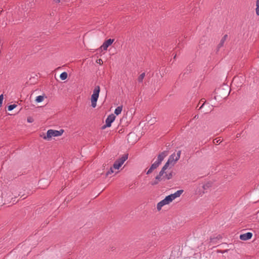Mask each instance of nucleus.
Here are the masks:
<instances>
[{"mask_svg": "<svg viewBox=\"0 0 259 259\" xmlns=\"http://www.w3.org/2000/svg\"><path fill=\"white\" fill-rule=\"evenodd\" d=\"M127 159V155L122 156L120 158L116 160L113 164V167L115 170H118Z\"/></svg>", "mask_w": 259, "mask_h": 259, "instance_id": "nucleus-5", "label": "nucleus"}, {"mask_svg": "<svg viewBox=\"0 0 259 259\" xmlns=\"http://www.w3.org/2000/svg\"><path fill=\"white\" fill-rule=\"evenodd\" d=\"M145 76V73L143 72L141 73L138 77V81L139 82L141 83L143 82V80Z\"/></svg>", "mask_w": 259, "mask_h": 259, "instance_id": "nucleus-12", "label": "nucleus"}, {"mask_svg": "<svg viewBox=\"0 0 259 259\" xmlns=\"http://www.w3.org/2000/svg\"><path fill=\"white\" fill-rule=\"evenodd\" d=\"M252 236V234L251 233L247 232L246 233L241 234L240 235V239L242 240L245 241L251 239Z\"/></svg>", "mask_w": 259, "mask_h": 259, "instance_id": "nucleus-10", "label": "nucleus"}, {"mask_svg": "<svg viewBox=\"0 0 259 259\" xmlns=\"http://www.w3.org/2000/svg\"><path fill=\"white\" fill-rule=\"evenodd\" d=\"M181 154V151L179 150L177 152V153H174L168 158L167 161L166 162L165 165L163 166L162 169L159 172L158 175L156 177V179L158 181L160 180L161 177L163 175L164 171L170 165L173 166L176 162L180 159Z\"/></svg>", "mask_w": 259, "mask_h": 259, "instance_id": "nucleus-1", "label": "nucleus"}, {"mask_svg": "<svg viewBox=\"0 0 259 259\" xmlns=\"http://www.w3.org/2000/svg\"><path fill=\"white\" fill-rule=\"evenodd\" d=\"M14 188H15L14 187H11V188H10V190H11V191L13 190H14Z\"/></svg>", "mask_w": 259, "mask_h": 259, "instance_id": "nucleus-25", "label": "nucleus"}, {"mask_svg": "<svg viewBox=\"0 0 259 259\" xmlns=\"http://www.w3.org/2000/svg\"><path fill=\"white\" fill-rule=\"evenodd\" d=\"M172 172H170L168 174H167L166 172L164 171L163 175L161 177L160 180L158 181V180L155 179V181L152 183V185H156L162 179L169 180V179H171L172 178Z\"/></svg>", "mask_w": 259, "mask_h": 259, "instance_id": "nucleus-6", "label": "nucleus"}, {"mask_svg": "<svg viewBox=\"0 0 259 259\" xmlns=\"http://www.w3.org/2000/svg\"><path fill=\"white\" fill-rule=\"evenodd\" d=\"M3 204H4V202H3L2 193L0 192V205H3Z\"/></svg>", "mask_w": 259, "mask_h": 259, "instance_id": "nucleus-19", "label": "nucleus"}, {"mask_svg": "<svg viewBox=\"0 0 259 259\" xmlns=\"http://www.w3.org/2000/svg\"><path fill=\"white\" fill-rule=\"evenodd\" d=\"M183 192V191L182 190H178L175 193L167 196L164 199L157 203L156 206L157 209L160 211L163 206L169 204L176 198L180 197Z\"/></svg>", "mask_w": 259, "mask_h": 259, "instance_id": "nucleus-2", "label": "nucleus"}, {"mask_svg": "<svg viewBox=\"0 0 259 259\" xmlns=\"http://www.w3.org/2000/svg\"><path fill=\"white\" fill-rule=\"evenodd\" d=\"M96 62L97 63H98L100 65L103 64V61L101 59H98Z\"/></svg>", "mask_w": 259, "mask_h": 259, "instance_id": "nucleus-22", "label": "nucleus"}, {"mask_svg": "<svg viewBox=\"0 0 259 259\" xmlns=\"http://www.w3.org/2000/svg\"><path fill=\"white\" fill-rule=\"evenodd\" d=\"M53 1L55 3H59L60 2V0H53Z\"/></svg>", "mask_w": 259, "mask_h": 259, "instance_id": "nucleus-23", "label": "nucleus"}, {"mask_svg": "<svg viewBox=\"0 0 259 259\" xmlns=\"http://www.w3.org/2000/svg\"><path fill=\"white\" fill-rule=\"evenodd\" d=\"M115 116L113 114L109 115L106 119V124L104 126L103 128L106 127H110L111 123L115 120Z\"/></svg>", "mask_w": 259, "mask_h": 259, "instance_id": "nucleus-8", "label": "nucleus"}, {"mask_svg": "<svg viewBox=\"0 0 259 259\" xmlns=\"http://www.w3.org/2000/svg\"><path fill=\"white\" fill-rule=\"evenodd\" d=\"M64 131L63 130H60L59 131L49 130L46 135H41V137L47 141H50L53 137H56L61 136Z\"/></svg>", "mask_w": 259, "mask_h": 259, "instance_id": "nucleus-3", "label": "nucleus"}, {"mask_svg": "<svg viewBox=\"0 0 259 259\" xmlns=\"http://www.w3.org/2000/svg\"><path fill=\"white\" fill-rule=\"evenodd\" d=\"M226 251H227L226 250H225L224 252H222V253L225 252Z\"/></svg>", "mask_w": 259, "mask_h": 259, "instance_id": "nucleus-26", "label": "nucleus"}, {"mask_svg": "<svg viewBox=\"0 0 259 259\" xmlns=\"http://www.w3.org/2000/svg\"><path fill=\"white\" fill-rule=\"evenodd\" d=\"M255 13L257 16H259V0H256Z\"/></svg>", "mask_w": 259, "mask_h": 259, "instance_id": "nucleus-15", "label": "nucleus"}, {"mask_svg": "<svg viewBox=\"0 0 259 259\" xmlns=\"http://www.w3.org/2000/svg\"><path fill=\"white\" fill-rule=\"evenodd\" d=\"M114 39H109L107 40H106L103 45L100 47L99 48V50H101V51L102 50L106 51L108 49V48L111 45V44L114 42Z\"/></svg>", "mask_w": 259, "mask_h": 259, "instance_id": "nucleus-7", "label": "nucleus"}, {"mask_svg": "<svg viewBox=\"0 0 259 259\" xmlns=\"http://www.w3.org/2000/svg\"><path fill=\"white\" fill-rule=\"evenodd\" d=\"M167 152L166 151H163L161 152L158 155L157 159L154 162V163L159 166L164 158L167 156Z\"/></svg>", "mask_w": 259, "mask_h": 259, "instance_id": "nucleus-9", "label": "nucleus"}, {"mask_svg": "<svg viewBox=\"0 0 259 259\" xmlns=\"http://www.w3.org/2000/svg\"><path fill=\"white\" fill-rule=\"evenodd\" d=\"M17 107V105L15 104L10 105L8 106V109L9 111H11L13 110L14 108H15Z\"/></svg>", "mask_w": 259, "mask_h": 259, "instance_id": "nucleus-18", "label": "nucleus"}, {"mask_svg": "<svg viewBox=\"0 0 259 259\" xmlns=\"http://www.w3.org/2000/svg\"><path fill=\"white\" fill-rule=\"evenodd\" d=\"M67 76L68 74L66 72H62L60 75V79L62 80H65L67 78Z\"/></svg>", "mask_w": 259, "mask_h": 259, "instance_id": "nucleus-14", "label": "nucleus"}, {"mask_svg": "<svg viewBox=\"0 0 259 259\" xmlns=\"http://www.w3.org/2000/svg\"><path fill=\"white\" fill-rule=\"evenodd\" d=\"M221 142V140H220V139L219 140L215 139V140H213V143H215V144H219Z\"/></svg>", "mask_w": 259, "mask_h": 259, "instance_id": "nucleus-21", "label": "nucleus"}, {"mask_svg": "<svg viewBox=\"0 0 259 259\" xmlns=\"http://www.w3.org/2000/svg\"><path fill=\"white\" fill-rule=\"evenodd\" d=\"M114 170L115 169L113 167H111L110 170L106 173V176H108L114 172H115L116 174L118 172L117 171H115Z\"/></svg>", "mask_w": 259, "mask_h": 259, "instance_id": "nucleus-17", "label": "nucleus"}, {"mask_svg": "<svg viewBox=\"0 0 259 259\" xmlns=\"http://www.w3.org/2000/svg\"><path fill=\"white\" fill-rule=\"evenodd\" d=\"M44 99V96H38L36 98L35 101L37 103L42 102Z\"/></svg>", "mask_w": 259, "mask_h": 259, "instance_id": "nucleus-16", "label": "nucleus"}, {"mask_svg": "<svg viewBox=\"0 0 259 259\" xmlns=\"http://www.w3.org/2000/svg\"><path fill=\"white\" fill-rule=\"evenodd\" d=\"M158 166L157 164H155L154 162L152 164L150 168L148 170L147 172V174L149 175L151 174L155 169H156Z\"/></svg>", "mask_w": 259, "mask_h": 259, "instance_id": "nucleus-11", "label": "nucleus"}, {"mask_svg": "<svg viewBox=\"0 0 259 259\" xmlns=\"http://www.w3.org/2000/svg\"><path fill=\"white\" fill-rule=\"evenodd\" d=\"M100 92V86H96L93 90V94L91 97V106L93 108H95L97 106V102L99 96Z\"/></svg>", "mask_w": 259, "mask_h": 259, "instance_id": "nucleus-4", "label": "nucleus"}, {"mask_svg": "<svg viewBox=\"0 0 259 259\" xmlns=\"http://www.w3.org/2000/svg\"><path fill=\"white\" fill-rule=\"evenodd\" d=\"M227 35H225L223 39L222 40V42H224V41L226 39V37H227Z\"/></svg>", "mask_w": 259, "mask_h": 259, "instance_id": "nucleus-24", "label": "nucleus"}, {"mask_svg": "<svg viewBox=\"0 0 259 259\" xmlns=\"http://www.w3.org/2000/svg\"><path fill=\"white\" fill-rule=\"evenodd\" d=\"M122 110V107L118 106L115 109V110L114 111V113L116 115H118L121 113Z\"/></svg>", "mask_w": 259, "mask_h": 259, "instance_id": "nucleus-13", "label": "nucleus"}, {"mask_svg": "<svg viewBox=\"0 0 259 259\" xmlns=\"http://www.w3.org/2000/svg\"><path fill=\"white\" fill-rule=\"evenodd\" d=\"M27 120L28 122L31 123L33 121V119L31 117H28L27 119Z\"/></svg>", "mask_w": 259, "mask_h": 259, "instance_id": "nucleus-20", "label": "nucleus"}]
</instances>
